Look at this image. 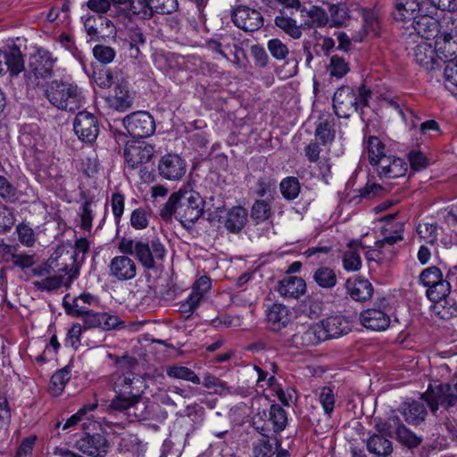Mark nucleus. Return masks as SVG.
I'll return each mask as SVG.
<instances>
[{
	"label": "nucleus",
	"instance_id": "052dcab7",
	"mask_svg": "<svg viewBox=\"0 0 457 457\" xmlns=\"http://www.w3.org/2000/svg\"><path fill=\"white\" fill-rule=\"evenodd\" d=\"M252 218L256 222L267 220L270 214V207L269 204L263 200H257L252 207Z\"/></svg>",
	"mask_w": 457,
	"mask_h": 457
},
{
	"label": "nucleus",
	"instance_id": "a19ab883",
	"mask_svg": "<svg viewBox=\"0 0 457 457\" xmlns=\"http://www.w3.org/2000/svg\"><path fill=\"white\" fill-rule=\"evenodd\" d=\"M71 283V278H66V275H54L45 278L41 280L34 282V286L41 291H52L59 288L62 285H68Z\"/></svg>",
	"mask_w": 457,
	"mask_h": 457
},
{
	"label": "nucleus",
	"instance_id": "39448f33",
	"mask_svg": "<svg viewBox=\"0 0 457 457\" xmlns=\"http://www.w3.org/2000/svg\"><path fill=\"white\" fill-rule=\"evenodd\" d=\"M122 125L127 133L133 137H147L155 131L153 116L145 111H137L122 119Z\"/></svg>",
	"mask_w": 457,
	"mask_h": 457
},
{
	"label": "nucleus",
	"instance_id": "e433bc0d",
	"mask_svg": "<svg viewBox=\"0 0 457 457\" xmlns=\"http://www.w3.org/2000/svg\"><path fill=\"white\" fill-rule=\"evenodd\" d=\"M275 24L286 34L294 39H298L302 37L301 27L297 25L296 21L291 17L280 14L275 18Z\"/></svg>",
	"mask_w": 457,
	"mask_h": 457
},
{
	"label": "nucleus",
	"instance_id": "4468645a",
	"mask_svg": "<svg viewBox=\"0 0 457 457\" xmlns=\"http://www.w3.org/2000/svg\"><path fill=\"white\" fill-rule=\"evenodd\" d=\"M379 178L395 179L405 175L408 165L401 158L386 154L382 157L375 165Z\"/></svg>",
	"mask_w": 457,
	"mask_h": 457
},
{
	"label": "nucleus",
	"instance_id": "9b49d317",
	"mask_svg": "<svg viewBox=\"0 0 457 457\" xmlns=\"http://www.w3.org/2000/svg\"><path fill=\"white\" fill-rule=\"evenodd\" d=\"M232 21L237 28L247 32L258 30L264 22L263 17L258 10L245 5H239L234 10Z\"/></svg>",
	"mask_w": 457,
	"mask_h": 457
},
{
	"label": "nucleus",
	"instance_id": "423d86ee",
	"mask_svg": "<svg viewBox=\"0 0 457 457\" xmlns=\"http://www.w3.org/2000/svg\"><path fill=\"white\" fill-rule=\"evenodd\" d=\"M422 396L432 412H435L439 405L445 408L453 406L457 401V383L430 385Z\"/></svg>",
	"mask_w": 457,
	"mask_h": 457
},
{
	"label": "nucleus",
	"instance_id": "aec40b11",
	"mask_svg": "<svg viewBox=\"0 0 457 457\" xmlns=\"http://www.w3.org/2000/svg\"><path fill=\"white\" fill-rule=\"evenodd\" d=\"M266 320L271 330L279 331L290 323L292 313L287 306L274 303L266 311Z\"/></svg>",
	"mask_w": 457,
	"mask_h": 457
},
{
	"label": "nucleus",
	"instance_id": "58836bf2",
	"mask_svg": "<svg viewBox=\"0 0 457 457\" xmlns=\"http://www.w3.org/2000/svg\"><path fill=\"white\" fill-rule=\"evenodd\" d=\"M136 276V265L134 262L127 257H116V278L127 280Z\"/></svg>",
	"mask_w": 457,
	"mask_h": 457
},
{
	"label": "nucleus",
	"instance_id": "3c124183",
	"mask_svg": "<svg viewBox=\"0 0 457 457\" xmlns=\"http://www.w3.org/2000/svg\"><path fill=\"white\" fill-rule=\"evenodd\" d=\"M330 27H340L349 18V10L345 4H332L329 8Z\"/></svg>",
	"mask_w": 457,
	"mask_h": 457
},
{
	"label": "nucleus",
	"instance_id": "f3484780",
	"mask_svg": "<svg viewBox=\"0 0 457 457\" xmlns=\"http://www.w3.org/2000/svg\"><path fill=\"white\" fill-rule=\"evenodd\" d=\"M326 340V335L320 323L303 327L293 336V343L297 346L316 345Z\"/></svg>",
	"mask_w": 457,
	"mask_h": 457
},
{
	"label": "nucleus",
	"instance_id": "ea45409f",
	"mask_svg": "<svg viewBox=\"0 0 457 457\" xmlns=\"http://www.w3.org/2000/svg\"><path fill=\"white\" fill-rule=\"evenodd\" d=\"M452 291L450 284L446 278L439 279V281L431 285L427 289V296L434 303H437L445 299Z\"/></svg>",
	"mask_w": 457,
	"mask_h": 457
},
{
	"label": "nucleus",
	"instance_id": "7ed1b4c3",
	"mask_svg": "<svg viewBox=\"0 0 457 457\" xmlns=\"http://www.w3.org/2000/svg\"><path fill=\"white\" fill-rule=\"evenodd\" d=\"M48 102L56 109L74 112L86 104L85 90L68 79L51 81L45 91Z\"/></svg>",
	"mask_w": 457,
	"mask_h": 457
},
{
	"label": "nucleus",
	"instance_id": "a211bd4d",
	"mask_svg": "<svg viewBox=\"0 0 457 457\" xmlns=\"http://www.w3.org/2000/svg\"><path fill=\"white\" fill-rule=\"evenodd\" d=\"M424 4L420 0H398L394 18L403 22L411 21V25L422 13Z\"/></svg>",
	"mask_w": 457,
	"mask_h": 457
},
{
	"label": "nucleus",
	"instance_id": "393cba45",
	"mask_svg": "<svg viewBox=\"0 0 457 457\" xmlns=\"http://www.w3.org/2000/svg\"><path fill=\"white\" fill-rule=\"evenodd\" d=\"M345 285L350 296L355 301L364 302L372 296L373 287L366 278L348 279Z\"/></svg>",
	"mask_w": 457,
	"mask_h": 457
},
{
	"label": "nucleus",
	"instance_id": "c85d7f7f",
	"mask_svg": "<svg viewBox=\"0 0 457 457\" xmlns=\"http://www.w3.org/2000/svg\"><path fill=\"white\" fill-rule=\"evenodd\" d=\"M219 47L221 50V57L229 61V54H234V59L232 62L236 64H238L240 62V54H244V51L241 47H239L236 42L235 38L230 35H222L219 38H217Z\"/></svg>",
	"mask_w": 457,
	"mask_h": 457
},
{
	"label": "nucleus",
	"instance_id": "ddd939ff",
	"mask_svg": "<svg viewBox=\"0 0 457 457\" xmlns=\"http://www.w3.org/2000/svg\"><path fill=\"white\" fill-rule=\"evenodd\" d=\"M135 252L138 261L145 268L154 269L155 267V260H162L166 250L159 239H154L150 244L137 242Z\"/></svg>",
	"mask_w": 457,
	"mask_h": 457
},
{
	"label": "nucleus",
	"instance_id": "c756f323",
	"mask_svg": "<svg viewBox=\"0 0 457 457\" xmlns=\"http://www.w3.org/2000/svg\"><path fill=\"white\" fill-rule=\"evenodd\" d=\"M367 449L378 456L386 457L393 452L391 441L379 435H373L367 440Z\"/></svg>",
	"mask_w": 457,
	"mask_h": 457
},
{
	"label": "nucleus",
	"instance_id": "cd10ccee",
	"mask_svg": "<svg viewBox=\"0 0 457 457\" xmlns=\"http://www.w3.org/2000/svg\"><path fill=\"white\" fill-rule=\"evenodd\" d=\"M219 47L221 50V57L229 61V54H234V59L232 62L236 64H238L240 62V54H244V51L241 47H239L236 42L235 38L230 35H222L219 38H217Z\"/></svg>",
	"mask_w": 457,
	"mask_h": 457
},
{
	"label": "nucleus",
	"instance_id": "680f3d73",
	"mask_svg": "<svg viewBox=\"0 0 457 457\" xmlns=\"http://www.w3.org/2000/svg\"><path fill=\"white\" fill-rule=\"evenodd\" d=\"M96 407H97V403H89V404L84 405L75 414L71 416L66 420V422L62 426V429L65 430V429H68V428H71L74 427L79 421L82 420V419L85 417V415L87 412L93 411L94 410H96Z\"/></svg>",
	"mask_w": 457,
	"mask_h": 457
},
{
	"label": "nucleus",
	"instance_id": "6e6d98bb",
	"mask_svg": "<svg viewBox=\"0 0 457 457\" xmlns=\"http://www.w3.org/2000/svg\"><path fill=\"white\" fill-rule=\"evenodd\" d=\"M140 397L138 395H131V396H123V395H116V419L119 415H123V411H128V415L132 414V410L135 408V405L139 402Z\"/></svg>",
	"mask_w": 457,
	"mask_h": 457
},
{
	"label": "nucleus",
	"instance_id": "f257e3e1",
	"mask_svg": "<svg viewBox=\"0 0 457 457\" xmlns=\"http://www.w3.org/2000/svg\"><path fill=\"white\" fill-rule=\"evenodd\" d=\"M145 0H116V22H123L127 31L119 35L122 47L129 50L130 57L137 58L139 54V44L145 40L140 29L133 22L132 16L141 18Z\"/></svg>",
	"mask_w": 457,
	"mask_h": 457
},
{
	"label": "nucleus",
	"instance_id": "f704fd0d",
	"mask_svg": "<svg viewBox=\"0 0 457 457\" xmlns=\"http://www.w3.org/2000/svg\"><path fill=\"white\" fill-rule=\"evenodd\" d=\"M7 69L12 75H18L24 70V60L19 48H12L4 52V70Z\"/></svg>",
	"mask_w": 457,
	"mask_h": 457
},
{
	"label": "nucleus",
	"instance_id": "864d4df0",
	"mask_svg": "<svg viewBox=\"0 0 457 457\" xmlns=\"http://www.w3.org/2000/svg\"><path fill=\"white\" fill-rule=\"evenodd\" d=\"M395 438L408 448H415L421 443V437L418 436L403 424L398 428Z\"/></svg>",
	"mask_w": 457,
	"mask_h": 457
},
{
	"label": "nucleus",
	"instance_id": "9d476101",
	"mask_svg": "<svg viewBox=\"0 0 457 457\" xmlns=\"http://www.w3.org/2000/svg\"><path fill=\"white\" fill-rule=\"evenodd\" d=\"M333 107L337 117L349 118L358 108V98L354 90L348 86L337 88L333 96Z\"/></svg>",
	"mask_w": 457,
	"mask_h": 457
},
{
	"label": "nucleus",
	"instance_id": "774afa93",
	"mask_svg": "<svg viewBox=\"0 0 457 457\" xmlns=\"http://www.w3.org/2000/svg\"><path fill=\"white\" fill-rule=\"evenodd\" d=\"M275 449L269 440L261 439L253 446L254 457H271Z\"/></svg>",
	"mask_w": 457,
	"mask_h": 457
},
{
	"label": "nucleus",
	"instance_id": "6ab92c4d",
	"mask_svg": "<svg viewBox=\"0 0 457 457\" xmlns=\"http://www.w3.org/2000/svg\"><path fill=\"white\" fill-rule=\"evenodd\" d=\"M267 418L268 420L265 421L264 426L261 428L262 434L264 436L268 437L270 431L279 433L283 431L287 425L286 411L278 404H272L270 407Z\"/></svg>",
	"mask_w": 457,
	"mask_h": 457
},
{
	"label": "nucleus",
	"instance_id": "de8ad7c7",
	"mask_svg": "<svg viewBox=\"0 0 457 457\" xmlns=\"http://www.w3.org/2000/svg\"><path fill=\"white\" fill-rule=\"evenodd\" d=\"M361 12L365 34L373 33L374 35H378L380 25L378 12L370 9H361Z\"/></svg>",
	"mask_w": 457,
	"mask_h": 457
},
{
	"label": "nucleus",
	"instance_id": "13d9d810",
	"mask_svg": "<svg viewBox=\"0 0 457 457\" xmlns=\"http://www.w3.org/2000/svg\"><path fill=\"white\" fill-rule=\"evenodd\" d=\"M417 232L428 244H435L438 236V228L433 223L419 224Z\"/></svg>",
	"mask_w": 457,
	"mask_h": 457
},
{
	"label": "nucleus",
	"instance_id": "2eb2a0df",
	"mask_svg": "<svg viewBox=\"0 0 457 457\" xmlns=\"http://www.w3.org/2000/svg\"><path fill=\"white\" fill-rule=\"evenodd\" d=\"M394 235L386 236L384 239L375 242L373 248L369 249L365 252V257L368 262H380L386 258L384 251L386 245L392 246L396 242L403 239L402 232L403 230V225L401 222H397L392 226Z\"/></svg>",
	"mask_w": 457,
	"mask_h": 457
},
{
	"label": "nucleus",
	"instance_id": "412c9836",
	"mask_svg": "<svg viewBox=\"0 0 457 457\" xmlns=\"http://www.w3.org/2000/svg\"><path fill=\"white\" fill-rule=\"evenodd\" d=\"M362 325L371 330L382 331L390 324L389 316L380 309H368L360 315Z\"/></svg>",
	"mask_w": 457,
	"mask_h": 457
},
{
	"label": "nucleus",
	"instance_id": "49530a36",
	"mask_svg": "<svg viewBox=\"0 0 457 457\" xmlns=\"http://www.w3.org/2000/svg\"><path fill=\"white\" fill-rule=\"evenodd\" d=\"M71 378V371L68 369H62L56 371L51 378L50 392L53 395H59L64 389L65 385Z\"/></svg>",
	"mask_w": 457,
	"mask_h": 457
},
{
	"label": "nucleus",
	"instance_id": "c03bdc74",
	"mask_svg": "<svg viewBox=\"0 0 457 457\" xmlns=\"http://www.w3.org/2000/svg\"><path fill=\"white\" fill-rule=\"evenodd\" d=\"M307 16L309 20L305 21V25L310 28H322L329 22V18L326 11L319 6H312L307 11Z\"/></svg>",
	"mask_w": 457,
	"mask_h": 457
},
{
	"label": "nucleus",
	"instance_id": "a878e982",
	"mask_svg": "<svg viewBox=\"0 0 457 457\" xmlns=\"http://www.w3.org/2000/svg\"><path fill=\"white\" fill-rule=\"evenodd\" d=\"M248 220V212L242 206H234L231 208L225 217V228L232 232L238 233L245 226Z\"/></svg>",
	"mask_w": 457,
	"mask_h": 457
},
{
	"label": "nucleus",
	"instance_id": "37998d69",
	"mask_svg": "<svg viewBox=\"0 0 457 457\" xmlns=\"http://www.w3.org/2000/svg\"><path fill=\"white\" fill-rule=\"evenodd\" d=\"M315 282L323 288H332L337 284L335 271L328 267H320L313 274Z\"/></svg>",
	"mask_w": 457,
	"mask_h": 457
},
{
	"label": "nucleus",
	"instance_id": "bb28decb",
	"mask_svg": "<svg viewBox=\"0 0 457 457\" xmlns=\"http://www.w3.org/2000/svg\"><path fill=\"white\" fill-rule=\"evenodd\" d=\"M400 411L404 417L405 421L411 425L420 424L427 416V410L424 404L416 401L404 403L401 406Z\"/></svg>",
	"mask_w": 457,
	"mask_h": 457
},
{
	"label": "nucleus",
	"instance_id": "09e8293b",
	"mask_svg": "<svg viewBox=\"0 0 457 457\" xmlns=\"http://www.w3.org/2000/svg\"><path fill=\"white\" fill-rule=\"evenodd\" d=\"M167 375L170 378L190 381L195 385H199L201 383V379L195 372L184 366H173L169 368Z\"/></svg>",
	"mask_w": 457,
	"mask_h": 457
},
{
	"label": "nucleus",
	"instance_id": "6e6552de",
	"mask_svg": "<svg viewBox=\"0 0 457 457\" xmlns=\"http://www.w3.org/2000/svg\"><path fill=\"white\" fill-rule=\"evenodd\" d=\"M159 175L167 180L181 179L187 172V165L179 154H167L161 157L158 162Z\"/></svg>",
	"mask_w": 457,
	"mask_h": 457
},
{
	"label": "nucleus",
	"instance_id": "4be33fe9",
	"mask_svg": "<svg viewBox=\"0 0 457 457\" xmlns=\"http://www.w3.org/2000/svg\"><path fill=\"white\" fill-rule=\"evenodd\" d=\"M320 324L325 332L326 340L338 337L351 330L349 320L344 316H331L320 321Z\"/></svg>",
	"mask_w": 457,
	"mask_h": 457
},
{
	"label": "nucleus",
	"instance_id": "8fccbe9b",
	"mask_svg": "<svg viewBox=\"0 0 457 457\" xmlns=\"http://www.w3.org/2000/svg\"><path fill=\"white\" fill-rule=\"evenodd\" d=\"M444 75L445 87L455 94L457 92V59L446 62Z\"/></svg>",
	"mask_w": 457,
	"mask_h": 457
},
{
	"label": "nucleus",
	"instance_id": "dca6fc26",
	"mask_svg": "<svg viewBox=\"0 0 457 457\" xmlns=\"http://www.w3.org/2000/svg\"><path fill=\"white\" fill-rule=\"evenodd\" d=\"M76 447L81 453L94 457H103L107 453V441L104 436L95 434L86 436L76 442Z\"/></svg>",
	"mask_w": 457,
	"mask_h": 457
},
{
	"label": "nucleus",
	"instance_id": "a18cd8bd",
	"mask_svg": "<svg viewBox=\"0 0 457 457\" xmlns=\"http://www.w3.org/2000/svg\"><path fill=\"white\" fill-rule=\"evenodd\" d=\"M350 71L348 62L345 58L334 54L330 57L328 71L331 78L341 79Z\"/></svg>",
	"mask_w": 457,
	"mask_h": 457
},
{
	"label": "nucleus",
	"instance_id": "bf43d9fd",
	"mask_svg": "<svg viewBox=\"0 0 457 457\" xmlns=\"http://www.w3.org/2000/svg\"><path fill=\"white\" fill-rule=\"evenodd\" d=\"M443 278V273L439 268L431 266L425 269L420 275V282L428 287Z\"/></svg>",
	"mask_w": 457,
	"mask_h": 457
},
{
	"label": "nucleus",
	"instance_id": "c9c22d12",
	"mask_svg": "<svg viewBox=\"0 0 457 457\" xmlns=\"http://www.w3.org/2000/svg\"><path fill=\"white\" fill-rule=\"evenodd\" d=\"M365 147L371 165H375L382 157L386 155L385 145L375 136L368 137Z\"/></svg>",
	"mask_w": 457,
	"mask_h": 457
},
{
	"label": "nucleus",
	"instance_id": "4d7b16f0",
	"mask_svg": "<svg viewBox=\"0 0 457 457\" xmlns=\"http://www.w3.org/2000/svg\"><path fill=\"white\" fill-rule=\"evenodd\" d=\"M95 204L91 201H87L79 213L80 217V228L86 232H90L92 228V220L94 218Z\"/></svg>",
	"mask_w": 457,
	"mask_h": 457
},
{
	"label": "nucleus",
	"instance_id": "f03ea898",
	"mask_svg": "<svg viewBox=\"0 0 457 457\" xmlns=\"http://www.w3.org/2000/svg\"><path fill=\"white\" fill-rule=\"evenodd\" d=\"M204 200L199 193L181 188L172 194L164 205L166 214H173L184 226L195 223L204 212Z\"/></svg>",
	"mask_w": 457,
	"mask_h": 457
},
{
	"label": "nucleus",
	"instance_id": "5701e85b",
	"mask_svg": "<svg viewBox=\"0 0 457 457\" xmlns=\"http://www.w3.org/2000/svg\"><path fill=\"white\" fill-rule=\"evenodd\" d=\"M306 284L304 280L296 276H289L283 278L278 287L279 295L285 298H298L305 293Z\"/></svg>",
	"mask_w": 457,
	"mask_h": 457
},
{
	"label": "nucleus",
	"instance_id": "0eeeda50",
	"mask_svg": "<svg viewBox=\"0 0 457 457\" xmlns=\"http://www.w3.org/2000/svg\"><path fill=\"white\" fill-rule=\"evenodd\" d=\"M154 153L153 145L144 141H128L123 150L124 161L128 168L137 169L148 163Z\"/></svg>",
	"mask_w": 457,
	"mask_h": 457
},
{
	"label": "nucleus",
	"instance_id": "20e7f679",
	"mask_svg": "<svg viewBox=\"0 0 457 457\" xmlns=\"http://www.w3.org/2000/svg\"><path fill=\"white\" fill-rule=\"evenodd\" d=\"M57 57L43 47H37L29 58V73L35 79H47L54 74Z\"/></svg>",
	"mask_w": 457,
	"mask_h": 457
},
{
	"label": "nucleus",
	"instance_id": "338daca9",
	"mask_svg": "<svg viewBox=\"0 0 457 457\" xmlns=\"http://www.w3.org/2000/svg\"><path fill=\"white\" fill-rule=\"evenodd\" d=\"M0 196L11 202L15 201L17 198L16 187L2 175H0Z\"/></svg>",
	"mask_w": 457,
	"mask_h": 457
},
{
	"label": "nucleus",
	"instance_id": "b1692460",
	"mask_svg": "<svg viewBox=\"0 0 457 457\" xmlns=\"http://www.w3.org/2000/svg\"><path fill=\"white\" fill-rule=\"evenodd\" d=\"M177 0H145L141 12L142 19H150L154 12L169 14L178 9Z\"/></svg>",
	"mask_w": 457,
	"mask_h": 457
},
{
	"label": "nucleus",
	"instance_id": "e2e57ef3",
	"mask_svg": "<svg viewBox=\"0 0 457 457\" xmlns=\"http://www.w3.org/2000/svg\"><path fill=\"white\" fill-rule=\"evenodd\" d=\"M268 49L270 54L278 60L286 59L289 54L287 46L280 39L278 38L269 40Z\"/></svg>",
	"mask_w": 457,
	"mask_h": 457
},
{
	"label": "nucleus",
	"instance_id": "5fc2aeb1",
	"mask_svg": "<svg viewBox=\"0 0 457 457\" xmlns=\"http://www.w3.org/2000/svg\"><path fill=\"white\" fill-rule=\"evenodd\" d=\"M253 370L257 374V381L256 386L262 391L270 388L272 391L277 390L278 386L277 380L273 375H269V373L258 366H253Z\"/></svg>",
	"mask_w": 457,
	"mask_h": 457
},
{
	"label": "nucleus",
	"instance_id": "69168bd1",
	"mask_svg": "<svg viewBox=\"0 0 457 457\" xmlns=\"http://www.w3.org/2000/svg\"><path fill=\"white\" fill-rule=\"evenodd\" d=\"M343 266L346 270H358L361 266L360 254L354 250L346 251L343 257Z\"/></svg>",
	"mask_w": 457,
	"mask_h": 457
},
{
	"label": "nucleus",
	"instance_id": "f8f14e48",
	"mask_svg": "<svg viewBox=\"0 0 457 457\" xmlns=\"http://www.w3.org/2000/svg\"><path fill=\"white\" fill-rule=\"evenodd\" d=\"M436 45H438L437 41ZM436 46L427 41L419 43L413 49L416 63L427 71H434L439 68L442 57L438 55L437 52L441 50V47L436 49Z\"/></svg>",
	"mask_w": 457,
	"mask_h": 457
},
{
	"label": "nucleus",
	"instance_id": "603ef678",
	"mask_svg": "<svg viewBox=\"0 0 457 457\" xmlns=\"http://www.w3.org/2000/svg\"><path fill=\"white\" fill-rule=\"evenodd\" d=\"M319 403H320L324 413L330 417L336 403L335 394L331 387L323 386L319 393Z\"/></svg>",
	"mask_w": 457,
	"mask_h": 457
},
{
	"label": "nucleus",
	"instance_id": "79ce46f5",
	"mask_svg": "<svg viewBox=\"0 0 457 457\" xmlns=\"http://www.w3.org/2000/svg\"><path fill=\"white\" fill-rule=\"evenodd\" d=\"M279 189L283 197L291 201L299 195L301 186L297 178L287 177L281 180Z\"/></svg>",
	"mask_w": 457,
	"mask_h": 457
},
{
	"label": "nucleus",
	"instance_id": "72a5a7b5",
	"mask_svg": "<svg viewBox=\"0 0 457 457\" xmlns=\"http://www.w3.org/2000/svg\"><path fill=\"white\" fill-rule=\"evenodd\" d=\"M335 138L334 121L332 119H320L315 129V139L323 145L330 144Z\"/></svg>",
	"mask_w": 457,
	"mask_h": 457
},
{
	"label": "nucleus",
	"instance_id": "7c9ffc66",
	"mask_svg": "<svg viewBox=\"0 0 457 457\" xmlns=\"http://www.w3.org/2000/svg\"><path fill=\"white\" fill-rule=\"evenodd\" d=\"M412 27L421 37L429 38L436 37L437 33L436 21L423 13L415 21Z\"/></svg>",
	"mask_w": 457,
	"mask_h": 457
},
{
	"label": "nucleus",
	"instance_id": "4c0bfd02",
	"mask_svg": "<svg viewBox=\"0 0 457 457\" xmlns=\"http://www.w3.org/2000/svg\"><path fill=\"white\" fill-rule=\"evenodd\" d=\"M374 422L378 432L389 436H395L398 428L403 424L400 418L395 414L389 416L387 420L375 419Z\"/></svg>",
	"mask_w": 457,
	"mask_h": 457
},
{
	"label": "nucleus",
	"instance_id": "1a4fd4ad",
	"mask_svg": "<svg viewBox=\"0 0 457 457\" xmlns=\"http://www.w3.org/2000/svg\"><path fill=\"white\" fill-rule=\"evenodd\" d=\"M73 129L79 139L83 142L93 143L99 133L98 120L89 112H79L74 118Z\"/></svg>",
	"mask_w": 457,
	"mask_h": 457
},
{
	"label": "nucleus",
	"instance_id": "473e14b6",
	"mask_svg": "<svg viewBox=\"0 0 457 457\" xmlns=\"http://www.w3.org/2000/svg\"><path fill=\"white\" fill-rule=\"evenodd\" d=\"M133 94L129 90L127 81L116 85V111L126 112L132 107Z\"/></svg>",
	"mask_w": 457,
	"mask_h": 457
},
{
	"label": "nucleus",
	"instance_id": "0e129e2a",
	"mask_svg": "<svg viewBox=\"0 0 457 457\" xmlns=\"http://www.w3.org/2000/svg\"><path fill=\"white\" fill-rule=\"evenodd\" d=\"M15 218L11 209L0 203V232H6L14 225Z\"/></svg>",
	"mask_w": 457,
	"mask_h": 457
},
{
	"label": "nucleus",
	"instance_id": "2f4dec72",
	"mask_svg": "<svg viewBox=\"0 0 457 457\" xmlns=\"http://www.w3.org/2000/svg\"><path fill=\"white\" fill-rule=\"evenodd\" d=\"M203 384L205 388L211 390L213 394L220 395L237 394V388L228 386L225 381L209 373L205 374Z\"/></svg>",
	"mask_w": 457,
	"mask_h": 457
}]
</instances>
